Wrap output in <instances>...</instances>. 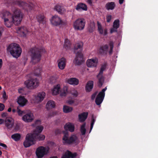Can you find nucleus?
Masks as SVG:
<instances>
[{
    "label": "nucleus",
    "instance_id": "obj_39",
    "mask_svg": "<svg viewBox=\"0 0 158 158\" xmlns=\"http://www.w3.org/2000/svg\"><path fill=\"white\" fill-rule=\"evenodd\" d=\"M68 93V88L66 86H64L63 89L61 91L60 96H65L67 95Z\"/></svg>",
    "mask_w": 158,
    "mask_h": 158
},
{
    "label": "nucleus",
    "instance_id": "obj_37",
    "mask_svg": "<svg viewBox=\"0 0 158 158\" xmlns=\"http://www.w3.org/2000/svg\"><path fill=\"white\" fill-rule=\"evenodd\" d=\"M63 109L64 113H68L72 111L73 108L71 107L64 105L63 106Z\"/></svg>",
    "mask_w": 158,
    "mask_h": 158
},
{
    "label": "nucleus",
    "instance_id": "obj_13",
    "mask_svg": "<svg viewBox=\"0 0 158 158\" xmlns=\"http://www.w3.org/2000/svg\"><path fill=\"white\" fill-rule=\"evenodd\" d=\"M35 116L31 111H28L23 114L22 118V120L26 123L32 122L34 119Z\"/></svg>",
    "mask_w": 158,
    "mask_h": 158
},
{
    "label": "nucleus",
    "instance_id": "obj_27",
    "mask_svg": "<svg viewBox=\"0 0 158 158\" xmlns=\"http://www.w3.org/2000/svg\"><path fill=\"white\" fill-rule=\"evenodd\" d=\"M54 9L60 14H62L65 11L63 7L60 4L56 5L54 7Z\"/></svg>",
    "mask_w": 158,
    "mask_h": 158
},
{
    "label": "nucleus",
    "instance_id": "obj_43",
    "mask_svg": "<svg viewBox=\"0 0 158 158\" xmlns=\"http://www.w3.org/2000/svg\"><path fill=\"white\" fill-rule=\"evenodd\" d=\"M36 18L38 22L40 23L43 21L44 19V15H40L36 17Z\"/></svg>",
    "mask_w": 158,
    "mask_h": 158
},
{
    "label": "nucleus",
    "instance_id": "obj_57",
    "mask_svg": "<svg viewBox=\"0 0 158 158\" xmlns=\"http://www.w3.org/2000/svg\"><path fill=\"white\" fill-rule=\"evenodd\" d=\"M3 64L2 60V59H0V70L1 69Z\"/></svg>",
    "mask_w": 158,
    "mask_h": 158
},
{
    "label": "nucleus",
    "instance_id": "obj_28",
    "mask_svg": "<svg viewBox=\"0 0 158 158\" xmlns=\"http://www.w3.org/2000/svg\"><path fill=\"white\" fill-rule=\"evenodd\" d=\"M56 107V103L53 100H49L46 103V108L48 110H50Z\"/></svg>",
    "mask_w": 158,
    "mask_h": 158
},
{
    "label": "nucleus",
    "instance_id": "obj_50",
    "mask_svg": "<svg viewBox=\"0 0 158 158\" xmlns=\"http://www.w3.org/2000/svg\"><path fill=\"white\" fill-rule=\"evenodd\" d=\"M91 24L92 25V27L91 28V29H89V32H93L94 31V28H95V27H94L95 26H94V24L92 23Z\"/></svg>",
    "mask_w": 158,
    "mask_h": 158
},
{
    "label": "nucleus",
    "instance_id": "obj_58",
    "mask_svg": "<svg viewBox=\"0 0 158 158\" xmlns=\"http://www.w3.org/2000/svg\"><path fill=\"white\" fill-rule=\"evenodd\" d=\"M97 93H95L92 95V97H91V98H92V99H94L96 97V96L97 95Z\"/></svg>",
    "mask_w": 158,
    "mask_h": 158
},
{
    "label": "nucleus",
    "instance_id": "obj_49",
    "mask_svg": "<svg viewBox=\"0 0 158 158\" xmlns=\"http://www.w3.org/2000/svg\"><path fill=\"white\" fill-rule=\"evenodd\" d=\"M112 18L111 15H107L106 17V21L108 22H109L111 20Z\"/></svg>",
    "mask_w": 158,
    "mask_h": 158
},
{
    "label": "nucleus",
    "instance_id": "obj_63",
    "mask_svg": "<svg viewBox=\"0 0 158 158\" xmlns=\"http://www.w3.org/2000/svg\"><path fill=\"white\" fill-rule=\"evenodd\" d=\"M50 158H58L56 156H52Z\"/></svg>",
    "mask_w": 158,
    "mask_h": 158
},
{
    "label": "nucleus",
    "instance_id": "obj_64",
    "mask_svg": "<svg viewBox=\"0 0 158 158\" xmlns=\"http://www.w3.org/2000/svg\"><path fill=\"white\" fill-rule=\"evenodd\" d=\"M23 89H19V93H21L20 92V90H23Z\"/></svg>",
    "mask_w": 158,
    "mask_h": 158
},
{
    "label": "nucleus",
    "instance_id": "obj_30",
    "mask_svg": "<svg viewBox=\"0 0 158 158\" xmlns=\"http://www.w3.org/2000/svg\"><path fill=\"white\" fill-rule=\"evenodd\" d=\"M119 20L118 19L115 20L113 23V27L110 30V33H112L114 32L117 31V30L119 27Z\"/></svg>",
    "mask_w": 158,
    "mask_h": 158
},
{
    "label": "nucleus",
    "instance_id": "obj_60",
    "mask_svg": "<svg viewBox=\"0 0 158 158\" xmlns=\"http://www.w3.org/2000/svg\"><path fill=\"white\" fill-rule=\"evenodd\" d=\"M4 122L5 121L3 119L0 118V124H3Z\"/></svg>",
    "mask_w": 158,
    "mask_h": 158
},
{
    "label": "nucleus",
    "instance_id": "obj_46",
    "mask_svg": "<svg viewBox=\"0 0 158 158\" xmlns=\"http://www.w3.org/2000/svg\"><path fill=\"white\" fill-rule=\"evenodd\" d=\"M95 120V118H94V116L92 115V117L91 122V123L90 131L92 130L93 128V125L94 124Z\"/></svg>",
    "mask_w": 158,
    "mask_h": 158
},
{
    "label": "nucleus",
    "instance_id": "obj_4",
    "mask_svg": "<svg viewBox=\"0 0 158 158\" xmlns=\"http://www.w3.org/2000/svg\"><path fill=\"white\" fill-rule=\"evenodd\" d=\"M23 15L19 10H16L12 15V19L14 24L15 25H18L20 24L23 18Z\"/></svg>",
    "mask_w": 158,
    "mask_h": 158
},
{
    "label": "nucleus",
    "instance_id": "obj_56",
    "mask_svg": "<svg viewBox=\"0 0 158 158\" xmlns=\"http://www.w3.org/2000/svg\"><path fill=\"white\" fill-rule=\"evenodd\" d=\"M3 31V28L2 27H0V37L2 35Z\"/></svg>",
    "mask_w": 158,
    "mask_h": 158
},
{
    "label": "nucleus",
    "instance_id": "obj_25",
    "mask_svg": "<svg viewBox=\"0 0 158 158\" xmlns=\"http://www.w3.org/2000/svg\"><path fill=\"white\" fill-rule=\"evenodd\" d=\"M76 10L79 11L82 10L86 11L87 10V7L86 5L83 3L78 4L75 8Z\"/></svg>",
    "mask_w": 158,
    "mask_h": 158
},
{
    "label": "nucleus",
    "instance_id": "obj_29",
    "mask_svg": "<svg viewBox=\"0 0 158 158\" xmlns=\"http://www.w3.org/2000/svg\"><path fill=\"white\" fill-rule=\"evenodd\" d=\"M60 87L61 85L60 84L54 85L51 90L52 94L53 95H55L58 94L60 90Z\"/></svg>",
    "mask_w": 158,
    "mask_h": 158
},
{
    "label": "nucleus",
    "instance_id": "obj_9",
    "mask_svg": "<svg viewBox=\"0 0 158 158\" xmlns=\"http://www.w3.org/2000/svg\"><path fill=\"white\" fill-rule=\"evenodd\" d=\"M1 16L4 20L5 25L7 27H10L13 23L11 14L9 12L6 11L2 13Z\"/></svg>",
    "mask_w": 158,
    "mask_h": 158
},
{
    "label": "nucleus",
    "instance_id": "obj_38",
    "mask_svg": "<svg viewBox=\"0 0 158 158\" xmlns=\"http://www.w3.org/2000/svg\"><path fill=\"white\" fill-rule=\"evenodd\" d=\"M11 138L15 141H17L20 139L21 135L18 133L12 135Z\"/></svg>",
    "mask_w": 158,
    "mask_h": 158
},
{
    "label": "nucleus",
    "instance_id": "obj_24",
    "mask_svg": "<svg viewBox=\"0 0 158 158\" xmlns=\"http://www.w3.org/2000/svg\"><path fill=\"white\" fill-rule=\"evenodd\" d=\"M98 31L101 35H106L107 34V30L106 29H104L102 27L101 23L98 22L97 23Z\"/></svg>",
    "mask_w": 158,
    "mask_h": 158
},
{
    "label": "nucleus",
    "instance_id": "obj_20",
    "mask_svg": "<svg viewBox=\"0 0 158 158\" xmlns=\"http://www.w3.org/2000/svg\"><path fill=\"white\" fill-rule=\"evenodd\" d=\"M76 57L75 59L74 62L77 65H79L82 63L84 60L83 56L81 52L79 53H76Z\"/></svg>",
    "mask_w": 158,
    "mask_h": 158
},
{
    "label": "nucleus",
    "instance_id": "obj_35",
    "mask_svg": "<svg viewBox=\"0 0 158 158\" xmlns=\"http://www.w3.org/2000/svg\"><path fill=\"white\" fill-rule=\"evenodd\" d=\"M94 85V82L93 81H89L85 86L86 90L87 92H89L92 89Z\"/></svg>",
    "mask_w": 158,
    "mask_h": 158
},
{
    "label": "nucleus",
    "instance_id": "obj_44",
    "mask_svg": "<svg viewBox=\"0 0 158 158\" xmlns=\"http://www.w3.org/2000/svg\"><path fill=\"white\" fill-rule=\"evenodd\" d=\"M85 124L84 123L81 126V132L82 135H84L85 134L86 132V129L85 128Z\"/></svg>",
    "mask_w": 158,
    "mask_h": 158
},
{
    "label": "nucleus",
    "instance_id": "obj_47",
    "mask_svg": "<svg viewBox=\"0 0 158 158\" xmlns=\"http://www.w3.org/2000/svg\"><path fill=\"white\" fill-rule=\"evenodd\" d=\"M17 112L19 116H22L23 114H25L26 113L23 111H22L19 109L18 108H17Z\"/></svg>",
    "mask_w": 158,
    "mask_h": 158
},
{
    "label": "nucleus",
    "instance_id": "obj_31",
    "mask_svg": "<svg viewBox=\"0 0 158 158\" xmlns=\"http://www.w3.org/2000/svg\"><path fill=\"white\" fill-rule=\"evenodd\" d=\"M27 101L24 97L19 96L17 102L21 106H23L26 104Z\"/></svg>",
    "mask_w": 158,
    "mask_h": 158
},
{
    "label": "nucleus",
    "instance_id": "obj_51",
    "mask_svg": "<svg viewBox=\"0 0 158 158\" xmlns=\"http://www.w3.org/2000/svg\"><path fill=\"white\" fill-rule=\"evenodd\" d=\"M2 97L3 98V99H5V100H6V99H7V96L6 95V92H5V91H4V92H3V94Z\"/></svg>",
    "mask_w": 158,
    "mask_h": 158
},
{
    "label": "nucleus",
    "instance_id": "obj_32",
    "mask_svg": "<svg viewBox=\"0 0 158 158\" xmlns=\"http://www.w3.org/2000/svg\"><path fill=\"white\" fill-rule=\"evenodd\" d=\"M33 136L35 141L36 140H43L45 138V136L44 135H40L39 134H37L36 133H32Z\"/></svg>",
    "mask_w": 158,
    "mask_h": 158
},
{
    "label": "nucleus",
    "instance_id": "obj_42",
    "mask_svg": "<svg viewBox=\"0 0 158 158\" xmlns=\"http://www.w3.org/2000/svg\"><path fill=\"white\" fill-rule=\"evenodd\" d=\"M70 43L68 39H65L64 41V47L65 49H68L70 47Z\"/></svg>",
    "mask_w": 158,
    "mask_h": 158
},
{
    "label": "nucleus",
    "instance_id": "obj_52",
    "mask_svg": "<svg viewBox=\"0 0 158 158\" xmlns=\"http://www.w3.org/2000/svg\"><path fill=\"white\" fill-rule=\"evenodd\" d=\"M5 106L2 103H0V111H2L4 109Z\"/></svg>",
    "mask_w": 158,
    "mask_h": 158
},
{
    "label": "nucleus",
    "instance_id": "obj_3",
    "mask_svg": "<svg viewBox=\"0 0 158 158\" xmlns=\"http://www.w3.org/2000/svg\"><path fill=\"white\" fill-rule=\"evenodd\" d=\"M62 143L64 144H76L79 142L77 137L75 135H72L69 137L67 133H65L62 139Z\"/></svg>",
    "mask_w": 158,
    "mask_h": 158
},
{
    "label": "nucleus",
    "instance_id": "obj_53",
    "mask_svg": "<svg viewBox=\"0 0 158 158\" xmlns=\"http://www.w3.org/2000/svg\"><path fill=\"white\" fill-rule=\"evenodd\" d=\"M66 103L71 105L74 103V101L73 100H68L66 101Z\"/></svg>",
    "mask_w": 158,
    "mask_h": 158
},
{
    "label": "nucleus",
    "instance_id": "obj_11",
    "mask_svg": "<svg viewBox=\"0 0 158 158\" xmlns=\"http://www.w3.org/2000/svg\"><path fill=\"white\" fill-rule=\"evenodd\" d=\"M35 143L34 138L32 133L28 134L26 137V139L23 143L24 147L27 148Z\"/></svg>",
    "mask_w": 158,
    "mask_h": 158
},
{
    "label": "nucleus",
    "instance_id": "obj_1",
    "mask_svg": "<svg viewBox=\"0 0 158 158\" xmlns=\"http://www.w3.org/2000/svg\"><path fill=\"white\" fill-rule=\"evenodd\" d=\"M46 52L45 48L43 47H35L31 48L29 52L31 56V62L35 63L39 61L41 59V54Z\"/></svg>",
    "mask_w": 158,
    "mask_h": 158
},
{
    "label": "nucleus",
    "instance_id": "obj_6",
    "mask_svg": "<svg viewBox=\"0 0 158 158\" xmlns=\"http://www.w3.org/2000/svg\"><path fill=\"white\" fill-rule=\"evenodd\" d=\"M49 150L48 147L40 146L35 151L36 155L38 158H42L49 153Z\"/></svg>",
    "mask_w": 158,
    "mask_h": 158
},
{
    "label": "nucleus",
    "instance_id": "obj_12",
    "mask_svg": "<svg viewBox=\"0 0 158 158\" xmlns=\"http://www.w3.org/2000/svg\"><path fill=\"white\" fill-rule=\"evenodd\" d=\"M50 20L51 24L55 26H57L64 24V22L61 18L57 15L52 16Z\"/></svg>",
    "mask_w": 158,
    "mask_h": 158
},
{
    "label": "nucleus",
    "instance_id": "obj_21",
    "mask_svg": "<svg viewBox=\"0 0 158 158\" xmlns=\"http://www.w3.org/2000/svg\"><path fill=\"white\" fill-rule=\"evenodd\" d=\"M5 125L7 128H11L14 125V120L10 117H7L5 121Z\"/></svg>",
    "mask_w": 158,
    "mask_h": 158
},
{
    "label": "nucleus",
    "instance_id": "obj_54",
    "mask_svg": "<svg viewBox=\"0 0 158 158\" xmlns=\"http://www.w3.org/2000/svg\"><path fill=\"white\" fill-rule=\"evenodd\" d=\"M0 146L3 147V148H7L6 145L4 143H0Z\"/></svg>",
    "mask_w": 158,
    "mask_h": 158
},
{
    "label": "nucleus",
    "instance_id": "obj_40",
    "mask_svg": "<svg viewBox=\"0 0 158 158\" xmlns=\"http://www.w3.org/2000/svg\"><path fill=\"white\" fill-rule=\"evenodd\" d=\"M70 93L75 97H77L78 95L77 91L74 88L71 89Z\"/></svg>",
    "mask_w": 158,
    "mask_h": 158
},
{
    "label": "nucleus",
    "instance_id": "obj_15",
    "mask_svg": "<svg viewBox=\"0 0 158 158\" xmlns=\"http://www.w3.org/2000/svg\"><path fill=\"white\" fill-rule=\"evenodd\" d=\"M107 89V87L102 89L98 95L95 100V102L97 105H99L102 102L105 95V91Z\"/></svg>",
    "mask_w": 158,
    "mask_h": 158
},
{
    "label": "nucleus",
    "instance_id": "obj_16",
    "mask_svg": "<svg viewBox=\"0 0 158 158\" xmlns=\"http://www.w3.org/2000/svg\"><path fill=\"white\" fill-rule=\"evenodd\" d=\"M98 63L97 58L94 57L88 59L86 61V65L89 67H96Z\"/></svg>",
    "mask_w": 158,
    "mask_h": 158
},
{
    "label": "nucleus",
    "instance_id": "obj_22",
    "mask_svg": "<svg viewBox=\"0 0 158 158\" xmlns=\"http://www.w3.org/2000/svg\"><path fill=\"white\" fill-rule=\"evenodd\" d=\"M83 43L82 42H80L76 44L74 48V51L75 53H79L81 52L82 50Z\"/></svg>",
    "mask_w": 158,
    "mask_h": 158
},
{
    "label": "nucleus",
    "instance_id": "obj_23",
    "mask_svg": "<svg viewBox=\"0 0 158 158\" xmlns=\"http://www.w3.org/2000/svg\"><path fill=\"white\" fill-rule=\"evenodd\" d=\"M66 82L70 85L75 86L79 84V80L76 78L72 77L67 79Z\"/></svg>",
    "mask_w": 158,
    "mask_h": 158
},
{
    "label": "nucleus",
    "instance_id": "obj_33",
    "mask_svg": "<svg viewBox=\"0 0 158 158\" xmlns=\"http://www.w3.org/2000/svg\"><path fill=\"white\" fill-rule=\"evenodd\" d=\"M77 156V153H75L72 154L69 151H67L62 157L61 158H73Z\"/></svg>",
    "mask_w": 158,
    "mask_h": 158
},
{
    "label": "nucleus",
    "instance_id": "obj_17",
    "mask_svg": "<svg viewBox=\"0 0 158 158\" xmlns=\"http://www.w3.org/2000/svg\"><path fill=\"white\" fill-rule=\"evenodd\" d=\"M17 32L21 36L25 37L29 34L30 31L25 27H21L18 28Z\"/></svg>",
    "mask_w": 158,
    "mask_h": 158
},
{
    "label": "nucleus",
    "instance_id": "obj_2",
    "mask_svg": "<svg viewBox=\"0 0 158 158\" xmlns=\"http://www.w3.org/2000/svg\"><path fill=\"white\" fill-rule=\"evenodd\" d=\"M7 49L14 57L16 58L19 57L22 52L21 48L16 43L10 44L7 47Z\"/></svg>",
    "mask_w": 158,
    "mask_h": 158
},
{
    "label": "nucleus",
    "instance_id": "obj_62",
    "mask_svg": "<svg viewBox=\"0 0 158 158\" xmlns=\"http://www.w3.org/2000/svg\"><path fill=\"white\" fill-rule=\"evenodd\" d=\"M11 110V108H9L8 110V111L10 112Z\"/></svg>",
    "mask_w": 158,
    "mask_h": 158
},
{
    "label": "nucleus",
    "instance_id": "obj_34",
    "mask_svg": "<svg viewBox=\"0 0 158 158\" xmlns=\"http://www.w3.org/2000/svg\"><path fill=\"white\" fill-rule=\"evenodd\" d=\"M88 115V112H83L78 115L79 121L81 122H83L86 119Z\"/></svg>",
    "mask_w": 158,
    "mask_h": 158
},
{
    "label": "nucleus",
    "instance_id": "obj_26",
    "mask_svg": "<svg viewBox=\"0 0 158 158\" xmlns=\"http://www.w3.org/2000/svg\"><path fill=\"white\" fill-rule=\"evenodd\" d=\"M74 124L70 123H66L64 126V128L65 130L69 131L71 132L74 131Z\"/></svg>",
    "mask_w": 158,
    "mask_h": 158
},
{
    "label": "nucleus",
    "instance_id": "obj_5",
    "mask_svg": "<svg viewBox=\"0 0 158 158\" xmlns=\"http://www.w3.org/2000/svg\"><path fill=\"white\" fill-rule=\"evenodd\" d=\"M24 83L28 88L33 89L38 87L39 85V80L36 78L31 77L26 81Z\"/></svg>",
    "mask_w": 158,
    "mask_h": 158
},
{
    "label": "nucleus",
    "instance_id": "obj_18",
    "mask_svg": "<svg viewBox=\"0 0 158 158\" xmlns=\"http://www.w3.org/2000/svg\"><path fill=\"white\" fill-rule=\"evenodd\" d=\"M105 66H102L101 67L100 70L98 74L97 75V77L98 79V85L100 87H101L104 82V77L102 75L103 71L105 69Z\"/></svg>",
    "mask_w": 158,
    "mask_h": 158
},
{
    "label": "nucleus",
    "instance_id": "obj_61",
    "mask_svg": "<svg viewBox=\"0 0 158 158\" xmlns=\"http://www.w3.org/2000/svg\"><path fill=\"white\" fill-rule=\"evenodd\" d=\"M124 0H119V3L120 4H122L123 1H124Z\"/></svg>",
    "mask_w": 158,
    "mask_h": 158
},
{
    "label": "nucleus",
    "instance_id": "obj_14",
    "mask_svg": "<svg viewBox=\"0 0 158 158\" xmlns=\"http://www.w3.org/2000/svg\"><path fill=\"white\" fill-rule=\"evenodd\" d=\"M14 3L15 4L18 5L19 6L22 7L23 9L26 10L27 11H30L33 8L34 5L32 3H30L28 5L24 2L17 1L16 0H15V2Z\"/></svg>",
    "mask_w": 158,
    "mask_h": 158
},
{
    "label": "nucleus",
    "instance_id": "obj_19",
    "mask_svg": "<svg viewBox=\"0 0 158 158\" xmlns=\"http://www.w3.org/2000/svg\"><path fill=\"white\" fill-rule=\"evenodd\" d=\"M66 60L64 57L61 58L57 61L58 66L59 68L61 70L64 69L66 65Z\"/></svg>",
    "mask_w": 158,
    "mask_h": 158
},
{
    "label": "nucleus",
    "instance_id": "obj_55",
    "mask_svg": "<svg viewBox=\"0 0 158 158\" xmlns=\"http://www.w3.org/2000/svg\"><path fill=\"white\" fill-rule=\"evenodd\" d=\"M2 118L5 117L7 116V114L6 113H4L2 114Z\"/></svg>",
    "mask_w": 158,
    "mask_h": 158
},
{
    "label": "nucleus",
    "instance_id": "obj_7",
    "mask_svg": "<svg viewBox=\"0 0 158 158\" xmlns=\"http://www.w3.org/2000/svg\"><path fill=\"white\" fill-rule=\"evenodd\" d=\"M46 94L44 92H40L37 94H34L31 99V102L38 104L42 102L45 98Z\"/></svg>",
    "mask_w": 158,
    "mask_h": 158
},
{
    "label": "nucleus",
    "instance_id": "obj_36",
    "mask_svg": "<svg viewBox=\"0 0 158 158\" xmlns=\"http://www.w3.org/2000/svg\"><path fill=\"white\" fill-rule=\"evenodd\" d=\"M115 6V4L114 2H111L107 3L105 7L108 10H113Z\"/></svg>",
    "mask_w": 158,
    "mask_h": 158
},
{
    "label": "nucleus",
    "instance_id": "obj_10",
    "mask_svg": "<svg viewBox=\"0 0 158 158\" xmlns=\"http://www.w3.org/2000/svg\"><path fill=\"white\" fill-rule=\"evenodd\" d=\"M108 44L109 46L106 44L102 46L99 50V52L102 53L108 51L110 54H111L114 47L113 42L110 41L109 43Z\"/></svg>",
    "mask_w": 158,
    "mask_h": 158
},
{
    "label": "nucleus",
    "instance_id": "obj_48",
    "mask_svg": "<svg viewBox=\"0 0 158 158\" xmlns=\"http://www.w3.org/2000/svg\"><path fill=\"white\" fill-rule=\"evenodd\" d=\"M35 75L36 76H38L41 73V69H37L35 70Z\"/></svg>",
    "mask_w": 158,
    "mask_h": 158
},
{
    "label": "nucleus",
    "instance_id": "obj_59",
    "mask_svg": "<svg viewBox=\"0 0 158 158\" xmlns=\"http://www.w3.org/2000/svg\"><path fill=\"white\" fill-rule=\"evenodd\" d=\"M87 2L90 5H91L92 4V0H87Z\"/></svg>",
    "mask_w": 158,
    "mask_h": 158
},
{
    "label": "nucleus",
    "instance_id": "obj_45",
    "mask_svg": "<svg viewBox=\"0 0 158 158\" xmlns=\"http://www.w3.org/2000/svg\"><path fill=\"white\" fill-rule=\"evenodd\" d=\"M57 114V112L56 111L51 112L48 114L47 118H49L52 117Z\"/></svg>",
    "mask_w": 158,
    "mask_h": 158
},
{
    "label": "nucleus",
    "instance_id": "obj_8",
    "mask_svg": "<svg viewBox=\"0 0 158 158\" xmlns=\"http://www.w3.org/2000/svg\"><path fill=\"white\" fill-rule=\"evenodd\" d=\"M85 25V21L82 18L77 19L73 23V27L75 30L81 31L84 29Z\"/></svg>",
    "mask_w": 158,
    "mask_h": 158
},
{
    "label": "nucleus",
    "instance_id": "obj_41",
    "mask_svg": "<svg viewBox=\"0 0 158 158\" xmlns=\"http://www.w3.org/2000/svg\"><path fill=\"white\" fill-rule=\"evenodd\" d=\"M43 129V127L42 126H39L36 127V129L32 133H36L37 134H39L41 133Z\"/></svg>",
    "mask_w": 158,
    "mask_h": 158
}]
</instances>
